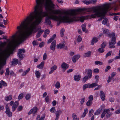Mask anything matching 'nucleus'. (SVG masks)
Here are the masks:
<instances>
[{
	"instance_id": "nucleus-3",
	"label": "nucleus",
	"mask_w": 120,
	"mask_h": 120,
	"mask_svg": "<svg viewBox=\"0 0 120 120\" xmlns=\"http://www.w3.org/2000/svg\"><path fill=\"white\" fill-rule=\"evenodd\" d=\"M110 7V4H104L103 7L98 6L88 8L87 10V11H93L95 13L94 14H91L90 16L91 18H95L96 17V16H97L98 17H101L98 20V21H100L103 19L104 18V16L105 15V14L109 11V9Z\"/></svg>"
},
{
	"instance_id": "nucleus-25",
	"label": "nucleus",
	"mask_w": 120,
	"mask_h": 120,
	"mask_svg": "<svg viewBox=\"0 0 120 120\" xmlns=\"http://www.w3.org/2000/svg\"><path fill=\"white\" fill-rule=\"evenodd\" d=\"M49 32L50 31L49 30L47 29L45 30L43 35V37L45 38L46 37L47 35H48L49 33Z\"/></svg>"
},
{
	"instance_id": "nucleus-18",
	"label": "nucleus",
	"mask_w": 120,
	"mask_h": 120,
	"mask_svg": "<svg viewBox=\"0 0 120 120\" xmlns=\"http://www.w3.org/2000/svg\"><path fill=\"white\" fill-rule=\"evenodd\" d=\"M44 63L45 62L44 61L41 62L40 64L37 65V68L39 69H43L44 67Z\"/></svg>"
},
{
	"instance_id": "nucleus-64",
	"label": "nucleus",
	"mask_w": 120,
	"mask_h": 120,
	"mask_svg": "<svg viewBox=\"0 0 120 120\" xmlns=\"http://www.w3.org/2000/svg\"><path fill=\"white\" fill-rule=\"evenodd\" d=\"M45 114H44L43 115V116H41V117L38 120H43L45 118Z\"/></svg>"
},
{
	"instance_id": "nucleus-4",
	"label": "nucleus",
	"mask_w": 120,
	"mask_h": 120,
	"mask_svg": "<svg viewBox=\"0 0 120 120\" xmlns=\"http://www.w3.org/2000/svg\"><path fill=\"white\" fill-rule=\"evenodd\" d=\"M25 52V50L24 49H19L18 56L19 57L20 60H22L23 58V53Z\"/></svg>"
},
{
	"instance_id": "nucleus-35",
	"label": "nucleus",
	"mask_w": 120,
	"mask_h": 120,
	"mask_svg": "<svg viewBox=\"0 0 120 120\" xmlns=\"http://www.w3.org/2000/svg\"><path fill=\"white\" fill-rule=\"evenodd\" d=\"M30 70V68H28L26 71H25L22 74V76H25Z\"/></svg>"
},
{
	"instance_id": "nucleus-6",
	"label": "nucleus",
	"mask_w": 120,
	"mask_h": 120,
	"mask_svg": "<svg viewBox=\"0 0 120 120\" xmlns=\"http://www.w3.org/2000/svg\"><path fill=\"white\" fill-rule=\"evenodd\" d=\"M111 35L112 37L111 41H110L109 42H112V43L113 44V45H114L116 43V39L115 37V33H113L111 34Z\"/></svg>"
},
{
	"instance_id": "nucleus-39",
	"label": "nucleus",
	"mask_w": 120,
	"mask_h": 120,
	"mask_svg": "<svg viewBox=\"0 0 120 120\" xmlns=\"http://www.w3.org/2000/svg\"><path fill=\"white\" fill-rule=\"evenodd\" d=\"M6 108V111H5V113H7L8 112H9L10 111V109L8 105L7 104L5 106Z\"/></svg>"
},
{
	"instance_id": "nucleus-7",
	"label": "nucleus",
	"mask_w": 120,
	"mask_h": 120,
	"mask_svg": "<svg viewBox=\"0 0 120 120\" xmlns=\"http://www.w3.org/2000/svg\"><path fill=\"white\" fill-rule=\"evenodd\" d=\"M38 110V108L36 107H34L33 109L31 110L28 112V115H30L31 114L33 113L34 114H35L37 112Z\"/></svg>"
},
{
	"instance_id": "nucleus-44",
	"label": "nucleus",
	"mask_w": 120,
	"mask_h": 120,
	"mask_svg": "<svg viewBox=\"0 0 120 120\" xmlns=\"http://www.w3.org/2000/svg\"><path fill=\"white\" fill-rule=\"evenodd\" d=\"M109 47L110 48H113L115 47V46L113 45V44L112 43V42H109Z\"/></svg>"
},
{
	"instance_id": "nucleus-32",
	"label": "nucleus",
	"mask_w": 120,
	"mask_h": 120,
	"mask_svg": "<svg viewBox=\"0 0 120 120\" xmlns=\"http://www.w3.org/2000/svg\"><path fill=\"white\" fill-rule=\"evenodd\" d=\"M107 109H104L103 112L101 115V118H103L104 117L106 114V112L107 111Z\"/></svg>"
},
{
	"instance_id": "nucleus-56",
	"label": "nucleus",
	"mask_w": 120,
	"mask_h": 120,
	"mask_svg": "<svg viewBox=\"0 0 120 120\" xmlns=\"http://www.w3.org/2000/svg\"><path fill=\"white\" fill-rule=\"evenodd\" d=\"M9 69L8 68L6 70V72L5 73V75H9Z\"/></svg>"
},
{
	"instance_id": "nucleus-14",
	"label": "nucleus",
	"mask_w": 120,
	"mask_h": 120,
	"mask_svg": "<svg viewBox=\"0 0 120 120\" xmlns=\"http://www.w3.org/2000/svg\"><path fill=\"white\" fill-rule=\"evenodd\" d=\"M57 68V66L56 65H54L52 66L51 68L50 71L49 72V74H51Z\"/></svg>"
},
{
	"instance_id": "nucleus-42",
	"label": "nucleus",
	"mask_w": 120,
	"mask_h": 120,
	"mask_svg": "<svg viewBox=\"0 0 120 120\" xmlns=\"http://www.w3.org/2000/svg\"><path fill=\"white\" fill-rule=\"evenodd\" d=\"M91 52L90 51L88 52L87 53H85L86 57H90L91 55Z\"/></svg>"
},
{
	"instance_id": "nucleus-63",
	"label": "nucleus",
	"mask_w": 120,
	"mask_h": 120,
	"mask_svg": "<svg viewBox=\"0 0 120 120\" xmlns=\"http://www.w3.org/2000/svg\"><path fill=\"white\" fill-rule=\"evenodd\" d=\"M94 72L95 73H98L99 72V70L98 68H95L94 69Z\"/></svg>"
},
{
	"instance_id": "nucleus-13",
	"label": "nucleus",
	"mask_w": 120,
	"mask_h": 120,
	"mask_svg": "<svg viewBox=\"0 0 120 120\" xmlns=\"http://www.w3.org/2000/svg\"><path fill=\"white\" fill-rule=\"evenodd\" d=\"M62 112V111L60 110H58L56 111L55 113V115L56 116V119H58L60 116V115L61 114Z\"/></svg>"
},
{
	"instance_id": "nucleus-12",
	"label": "nucleus",
	"mask_w": 120,
	"mask_h": 120,
	"mask_svg": "<svg viewBox=\"0 0 120 120\" xmlns=\"http://www.w3.org/2000/svg\"><path fill=\"white\" fill-rule=\"evenodd\" d=\"M103 32L104 34L107 35L109 37H112L111 34H110L109 30H108L106 29H105L103 30Z\"/></svg>"
},
{
	"instance_id": "nucleus-31",
	"label": "nucleus",
	"mask_w": 120,
	"mask_h": 120,
	"mask_svg": "<svg viewBox=\"0 0 120 120\" xmlns=\"http://www.w3.org/2000/svg\"><path fill=\"white\" fill-rule=\"evenodd\" d=\"M88 110L86 108L84 109V112L82 115V117H84L86 116V114L88 112Z\"/></svg>"
},
{
	"instance_id": "nucleus-52",
	"label": "nucleus",
	"mask_w": 120,
	"mask_h": 120,
	"mask_svg": "<svg viewBox=\"0 0 120 120\" xmlns=\"http://www.w3.org/2000/svg\"><path fill=\"white\" fill-rule=\"evenodd\" d=\"M112 53V51H110L108 52L106 54V55L105 56V57H107L111 55V54Z\"/></svg>"
},
{
	"instance_id": "nucleus-46",
	"label": "nucleus",
	"mask_w": 120,
	"mask_h": 120,
	"mask_svg": "<svg viewBox=\"0 0 120 120\" xmlns=\"http://www.w3.org/2000/svg\"><path fill=\"white\" fill-rule=\"evenodd\" d=\"M85 97H84L83 98H82L80 101V103L81 105H82L85 102Z\"/></svg>"
},
{
	"instance_id": "nucleus-20",
	"label": "nucleus",
	"mask_w": 120,
	"mask_h": 120,
	"mask_svg": "<svg viewBox=\"0 0 120 120\" xmlns=\"http://www.w3.org/2000/svg\"><path fill=\"white\" fill-rule=\"evenodd\" d=\"M88 18L87 17L85 16H82L79 17V19L80 20L81 22H83L84 20Z\"/></svg>"
},
{
	"instance_id": "nucleus-9",
	"label": "nucleus",
	"mask_w": 120,
	"mask_h": 120,
	"mask_svg": "<svg viewBox=\"0 0 120 120\" xmlns=\"http://www.w3.org/2000/svg\"><path fill=\"white\" fill-rule=\"evenodd\" d=\"M80 56L79 55H75L72 58V61L74 63L76 62L77 60H78L80 57Z\"/></svg>"
},
{
	"instance_id": "nucleus-22",
	"label": "nucleus",
	"mask_w": 120,
	"mask_h": 120,
	"mask_svg": "<svg viewBox=\"0 0 120 120\" xmlns=\"http://www.w3.org/2000/svg\"><path fill=\"white\" fill-rule=\"evenodd\" d=\"M102 110V109L100 108L94 112V115H97L100 114Z\"/></svg>"
},
{
	"instance_id": "nucleus-57",
	"label": "nucleus",
	"mask_w": 120,
	"mask_h": 120,
	"mask_svg": "<svg viewBox=\"0 0 120 120\" xmlns=\"http://www.w3.org/2000/svg\"><path fill=\"white\" fill-rule=\"evenodd\" d=\"M23 94L22 93H21L19 96L18 98L19 99H20L22 98L23 97Z\"/></svg>"
},
{
	"instance_id": "nucleus-5",
	"label": "nucleus",
	"mask_w": 120,
	"mask_h": 120,
	"mask_svg": "<svg viewBox=\"0 0 120 120\" xmlns=\"http://www.w3.org/2000/svg\"><path fill=\"white\" fill-rule=\"evenodd\" d=\"M55 15H51L50 16H48L45 18V22L47 23V24L50 25L51 24V21L49 20L52 19H54Z\"/></svg>"
},
{
	"instance_id": "nucleus-2",
	"label": "nucleus",
	"mask_w": 120,
	"mask_h": 120,
	"mask_svg": "<svg viewBox=\"0 0 120 120\" xmlns=\"http://www.w3.org/2000/svg\"><path fill=\"white\" fill-rule=\"evenodd\" d=\"M64 14L65 15L63 16L61 15H55L54 20L59 21L57 24L58 26L62 22L70 23L78 19L77 13L75 10H71L67 11L64 12Z\"/></svg>"
},
{
	"instance_id": "nucleus-8",
	"label": "nucleus",
	"mask_w": 120,
	"mask_h": 120,
	"mask_svg": "<svg viewBox=\"0 0 120 120\" xmlns=\"http://www.w3.org/2000/svg\"><path fill=\"white\" fill-rule=\"evenodd\" d=\"M56 45V41L55 40H54L51 44L50 47V49L53 51H54L55 49Z\"/></svg>"
},
{
	"instance_id": "nucleus-33",
	"label": "nucleus",
	"mask_w": 120,
	"mask_h": 120,
	"mask_svg": "<svg viewBox=\"0 0 120 120\" xmlns=\"http://www.w3.org/2000/svg\"><path fill=\"white\" fill-rule=\"evenodd\" d=\"M18 63V60L16 59H14L13 60L12 64V65H16Z\"/></svg>"
},
{
	"instance_id": "nucleus-53",
	"label": "nucleus",
	"mask_w": 120,
	"mask_h": 120,
	"mask_svg": "<svg viewBox=\"0 0 120 120\" xmlns=\"http://www.w3.org/2000/svg\"><path fill=\"white\" fill-rule=\"evenodd\" d=\"M113 9L114 11H116L118 10V7L117 5H114L113 6Z\"/></svg>"
},
{
	"instance_id": "nucleus-38",
	"label": "nucleus",
	"mask_w": 120,
	"mask_h": 120,
	"mask_svg": "<svg viewBox=\"0 0 120 120\" xmlns=\"http://www.w3.org/2000/svg\"><path fill=\"white\" fill-rule=\"evenodd\" d=\"M94 112V110L92 109H91L89 110V116H91L93 114Z\"/></svg>"
},
{
	"instance_id": "nucleus-24",
	"label": "nucleus",
	"mask_w": 120,
	"mask_h": 120,
	"mask_svg": "<svg viewBox=\"0 0 120 120\" xmlns=\"http://www.w3.org/2000/svg\"><path fill=\"white\" fill-rule=\"evenodd\" d=\"M106 113H107L106 117L108 118H109L111 115V114L110 112V110L109 109H107Z\"/></svg>"
},
{
	"instance_id": "nucleus-60",
	"label": "nucleus",
	"mask_w": 120,
	"mask_h": 120,
	"mask_svg": "<svg viewBox=\"0 0 120 120\" xmlns=\"http://www.w3.org/2000/svg\"><path fill=\"white\" fill-rule=\"evenodd\" d=\"M107 19H105L103 20L102 22V24H105L107 22Z\"/></svg>"
},
{
	"instance_id": "nucleus-10",
	"label": "nucleus",
	"mask_w": 120,
	"mask_h": 120,
	"mask_svg": "<svg viewBox=\"0 0 120 120\" xmlns=\"http://www.w3.org/2000/svg\"><path fill=\"white\" fill-rule=\"evenodd\" d=\"M19 104L18 101H15L14 104L12 108L13 111H15Z\"/></svg>"
},
{
	"instance_id": "nucleus-1",
	"label": "nucleus",
	"mask_w": 120,
	"mask_h": 120,
	"mask_svg": "<svg viewBox=\"0 0 120 120\" xmlns=\"http://www.w3.org/2000/svg\"><path fill=\"white\" fill-rule=\"evenodd\" d=\"M36 4L34 8V10L30 12L28 16L18 26V30L16 33L17 40L13 41L14 44L12 45L10 48L14 50L16 47L15 44H19L23 41L33 32H36L40 29L37 28L36 25H38L41 22L43 17L48 16V13L43 12L41 6L44 5L46 10L49 11H52L55 6L51 0H36Z\"/></svg>"
},
{
	"instance_id": "nucleus-41",
	"label": "nucleus",
	"mask_w": 120,
	"mask_h": 120,
	"mask_svg": "<svg viewBox=\"0 0 120 120\" xmlns=\"http://www.w3.org/2000/svg\"><path fill=\"white\" fill-rule=\"evenodd\" d=\"M107 43L105 41L101 45V47L104 49L106 46Z\"/></svg>"
},
{
	"instance_id": "nucleus-47",
	"label": "nucleus",
	"mask_w": 120,
	"mask_h": 120,
	"mask_svg": "<svg viewBox=\"0 0 120 120\" xmlns=\"http://www.w3.org/2000/svg\"><path fill=\"white\" fill-rule=\"evenodd\" d=\"M31 94H27L25 96V98L26 100H28L30 99L31 97Z\"/></svg>"
},
{
	"instance_id": "nucleus-61",
	"label": "nucleus",
	"mask_w": 120,
	"mask_h": 120,
	"mask_svg": "<svg viewBox=\"0 0 120 120\" xmlns=\"http://www.w3.org/2000/svg\"><path fill=\"white\" fill-rule=\"evenodd\" d=\"M90 4H94L96 3L97 0H90Z\"/></svg>"
},
{
	"instance_id": "nucleus-11",
	"label": "nucleus",
	"mask_w": 120,
	"mask_h": 120,
	"mask_svg": "<svg viewBox=\"0 0 120 120\" xmlns=\"http://www.w3.org/2000/svg\"><path fill=\"white\" fill-rule=\"evenodd\" d=\"M61 67L65 71L68 68L69 66L68 65L65 63L63 62L61 65Z\"/></svg>"
},
{
	"instance_id": "nucleus-19",
	"label": "nucleus",
	"mask_w": 120,
	"mask_h": 120,
	"mask_svg": "<svg viewBox=\"0 0 120 120\" xmlns=\"http://www.w3.org/2000/svg\"><path fill=\"white\" fill-rule=\"evenodd\" d=\"M3 85L4 86H7V84L4 81L1 80L0 83V88L2 87Z\"/></svg>"
},
{
	"instance_id": "nucleus-15",
	"label": "nucleus",
	"mask_w": 120,
	"mask_h": 120,
	"mask_svg": "<svg viewBox=\"0 0 120 120\" xmlns=\"http://www.w3.org/2000/svg\"><path fill=\"white\" fill-rule=\"evenodd\" d=\"M87 74L89 79H90L92 76V71L90 69H88L87 70Z\"/></svg>"
},
{
	"instance_id": "nucleus-62",
	"label": "nucleus",
	"mask_w": 120,
	"mask_h": 120,
	"mask_svg": "<svg viewBox=\"0 0 120 120\" xmlns=\"http://www.w3.org/2000/svg\"><path fill=\"white\" fill-rule=\"evenodd\" d=\"M47 57V55L46 53H45L43 56V60H45Z\"/></svg>"
},
{
	"instance_id": "nucleus-17",
	"label": "nucleus",
	"mask_w": 120,
	"mask_h": 120,
	"mask_svg": "<svg viewBox=\"0 0 120 120\" xmlns=\"http://www.w3.org/2000/svg\"><path fill=\"white\" fill-rule=\"evenodd\" d=\"M101 98L102 101H104L105 100V95L104 92L102 91H100Z\"/></svg>"
},
{
	"instance_id": "nucleus-21",
	"label": "nucleus",
	"mask_w": 120,
	"mask_h": 120,
	"mask_svg": "<svg viewBox=\"0 0 120 120\" xmlns=\"http://www.w3.org/2000/svg\"><path fill=\"white\" fill-rule=\"evenodd\" d=\"M86 25L85 24H84L82 25V29L83 31L85 33H87L88 31V30H86Z\"/></svg>"
},
{
	"instance_id": "nucleus-26",
	"label": "nucleus",
	"mask_w": 120,
	"mask_h": 120,
	"mask_svg": "<svg viewBox=\"0 0 120 120\" xmlns=\"http://www.w3.org/2000/svg\"><path fill=\"white\" fill-rule=\"evenodd\" d=\"M98 41V39L96 37L93 38L92 40L91 41V44L93 45L94 44V42H97Z\"/></svg>"
},
{
	"instance_id": "nucleus-54",
	"label": "nucleus",
	"mask_w": 120,
	"mask_h": 120,
	"mask_svg": "<svg viewBox=\"0 0 120 120\" xmlns=\"http://www.w3.org/2000/svg\"><path fill=\"white\" fill-rule=\"evenodd\" d=\"M49 96H47L45 98V100L46 102L47 103H49Z\"/></svg>"
},
{
	"instance_id": "nucleus-49",
	"label": "nucleus",
	"mask_w": 120,
	"mask_h": 120,
	"mask_svg": "<svg viewBox=\"0 0 120 120\" xmlns=\"http://www.w3.org/2000/svg\"><path fill=\"white\" fill-rule=\"evenodd\" d=\"M105 50L104 49L102 48H100L98 49V52L100 53H102L104 52Z\"/></svg>"
},
{
	"instance_id": "nucleus-48",
	"label": "nucleus",
	"mask_w": 120,
	"mask_h": 120,
	"mask_svg": "<svg viewBox=\"0 0 120 120\" xmlns=\"http://www.w3.org/2000/svg\"><path fill=\"white\" fill-rule=\"evenodd\" d=\"M95 63L96 65L99 64L100 65H102L103 64V63L102 62L98 61H95Z\"/></svg>"
},
{
	"instance_id": "nucleus-16",
	"label": "nucleus",
	"mask_w": 120,
	"mask_h": 120,
	"mask_svg": "<svg viewBox=\"0 0 120 120\" xmlns=\"http://www.w3.org/2000/svg\"><path fill=\"white\" fill-rule=\"evenodd\" d=\"M80 78L81 76L80 75H75L74 76V80L76 81H79Z\"/></svg>"
},
{
	"instance_id": "nucleus-23",
	"label": "nucleus",
	"mask_w": 120,
	"mask_h": 120,
	"mask_svg": "<svg viewBox=\"0 0 120 120\" xmlns=\"http://www.w3.org/2000/svg\"><path fill=\"white\" fill-rule=\"evenodd\" d=\"M53 13L55 14H59L60 15H61L63 13L61 12L60 10H56L52 11ZM64 13V12L63 13Z\"/></svg>"
},
{
	"instance_id": "nucleus-51",
	"label": "nucleus",
	"mask_w": 120,
	"mask_h": 120,
	"mask_svg": "<svg viewBox=\"0 0 120 120\" xmlns=\"http://www.w3.org/2000/svg\"><path fill=\"white\" fill-rule=\"evenodd\" d=\"M7 114L8 116L9 117H11L12 115V113L10 111L9 112L6 113Z\"/></svg>"
},
{
	"instance_id": "nucleus-40",
	"label": "nucleus",
	"mask_w": 120,
	"mask_h": 120,
	"mask_svg": "<svg viewBox=\"0 0 120 120\" xmlns=\"http://www.w3.org/2000/svg\"><path fill=\"white\" fill-rule=\"evenodd\" d=\"M6 108V111H5V113H7L8 112H9L10 111V109L8 105L7 104L5 106Z\"/></svg>"
},
{
	"instance_id": "nucleus-30",
	"label": "nucleus",
	"mask_w": 120,
	"mask_h": 120,
	"mask_svg": "<svg viewBox=\"0 0 120 120\" xmlns=\"http://www.w3.org/2000/svg\"><path fill=\"white\" fill-rule=\"evenodd\" d=\"M35 74L36 77L37 78H39L41 76V74L38 71H36L35 72Z\"/></svg>"
},
{
	"instance_id": "nucleus-36",
	"label": "nucleus",
	"mask_w": 120,
	"mask_h": 120,
	"mask_svg": "<svg viewBox=\"0 0 120 120\" xmlns=\"http://www.w3.org/2000/svg\"><path fill=\"white\" fill-rule=\"evenodd\" d=\"M55 86L56 88L57 89H59L60 87V84L59 82L57 81L56 82L55 85Z\"/></svg>"
},
{
	"instance_id": "nucleus-58",
	"label": "nucleus",
	"mask_w": 120,
	"mask_h": 120,
	"mask_svg": "<svg viewBox=\"0 0 120 120\" xmlns=\"http://www.w3.org/2000/svg\"><path fill=\"white\" fill-rule=\"evenodd\" d=\"M82 39L80 35L78 36L77 39V41L79 42H80L82 40Z\"/></svg>"
},
{
	"instance_id": "nucleus-59",
	"label": "nucleus",
	"mask_w": 120,
	"mask_h": 120,
	"mask_svg": "<svg viewBox=\"0 0 120 120\" xmlns=\"http://www.w3.org/2000/svg\"><path fill=\"white\" fill-rule=\"evenodd\" d=\"M116 74V73L115 72H113L111 74V79H112L113 77H114Z\"/></svg>"
},
{
	"instance_id": "nucleus-43",
	"label": "nucleus",
	"mask_w": 120,
	"mask_h": 120,
	"mask_svg": "<svg viewBox=\"0 0 120 120\" xmlns=\"http://www.w3.org/2000/svg\"><path fill=\"white\" fill-rule=\"evenodd\" d=\"M89 78V77L87 76H85L83 78L82 81L84 82H85Z\"/></svg>"
},
{
	"instance_id": "nucleus-28",
	"label": "nucleus",
	"mask_w": 120,
	"mask_h": 120,
	"mask_svg": "<svg viewBox=\"0 0 120 120\" xmlns=\"http://www.w3.org/2000/svg\"><path fill=\"white\" fill-rule=\"evenodd\" d=\"M65 45L64 44H61L60 43L58 45H56L57 47V48H60L61 49L64 47Z\"/></svg>"
},
{
	"instance_id": "nucleus-29",
	"label": "nucleus",
	"mask_w": 120,
	"mask_h": 120,
	"mask_svg": "<svg viewBox=\"0 0 120 120\" xmlns=\"http://www.w3.org/2000/svg\"><path fill=\"white\" fill-rule=\"evenodd\" d=\"M72 116L73 120H79V118H77V115L75 113H73Z\"/></svg>"
},
{
	"instance_id": "nucleus-34",
	"label": "nucleus",
	"mask_w": 120,
	"mask_h": 120,
	"mask_svg": "<svg viewBox=\"0 0 120 120\" xmlns=\"http://www.w3.org/2000/svg\"><path fill=\"white\" fill-rule=\"evenodd\" d=\"M86 105L88 107L90 106L92 104V102L90 100H88L86 103Z\"/></svg>"
},
{
	"instance_id": "nucleus-55",
	"label": "nucleus",
	"mask_w": 120,
	"mask_h": 120,
	"mask_svg": "<svg viewBox=\"0 0 120 120\" xmlns=\"http://www.w3.org/2000/svg\"><path fill=\"white\" fill-rule=\"evenodd\" d=\"M91 84V88H93L94 87L98 86V84L95 83H92Z\"/></svg>"
},
{
	"instance_id": "nucleus-50",
	"label": "nucleus",
	"mask_w": 120,
	"mask_h": 120,
	"mask_svg": "<svg viewBox=\"0 0 120 120\" xmlns=\"http://www.w3.org/2000/svg\"><path fill=\"white\" fill-rule=\"evenodd\" d=\"M55 108L54 107H53L50 109V111L51 112L54 113L55 111Z\"/></svg>"
},
{
	"instance_id": "nucleus-27",
	"label": "nucleus",
	"mask_w": 120,
	"mask_h": 120,
	"mask_svg": "<svg viewBox=\"0 0 120 120\" xmlns=\"http://www.w3.org/2000/svg\"><path fill=\"white\" fill-rule=\"evenodd\" d=\"M12 96L11 95H10L8 96H7L5 98V100L7 101H10L12 99Z\"/></svg>"
},
{
	"instance_id": "nucleus-37",
	"label": "nucleus",
	"mask_w": 120,
	"mask_h": 120,
	"mask_svg": "<svg viewBox=\"0 0 120 120\" xmlns=\"http://www.w3.org/2000/svg\"><path fill=\"white\" fill-rule=\"evenodd\" d=\"M65 31V30L63 28L60 31V36L62 37L64 35V32Z\"/></svg>"
},
{
	"instance_id": "nucleus-45",
	"label": "nucleus",
	"mask_w": 120,
	"mask_h": 120,
	"mask_svg": "<svg viewBox=\"0 0 120 120\" xmlns=\"http://www.w3.org/2000/svg\"><path fill=\"white\" fill-rule=\"evenodd\" d=\"M82 2H83L84 4H86V5H88L90 4V0L89 1H87L86 0H83L82 1Z\"/></svg>"
}]
</instances>
